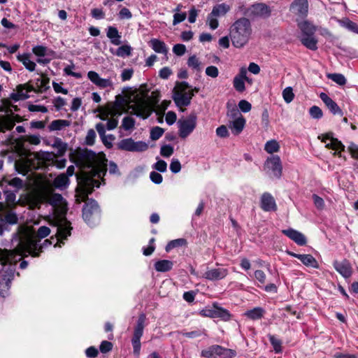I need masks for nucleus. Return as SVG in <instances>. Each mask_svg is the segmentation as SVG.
<instances>
[{"instance_id":"obj_34","label":"nucleus","mask_w":358,"mask_h":358,"mask_svg":"<svg viewBox=\"0 0 358 358\" xmlns=\"http://www.w3.org/2000/svg\"><path fill=\"white\" fill-rule=\"evenodd\" d=\"M29 91L24 88L22 85H19L17 87L15 92H13L10 94V99L15 101H17L20 100H24L29 98V95L27 92Z\"/></svg>"},{"instance_id":"obj_17","label":"nucleus","mask_w":358,"mask_h":358,"mask_svg":"<svg viewBox=\"0 0 358 358\" xmlns=\"http://www.w3.org/2000/svg\"><path fill=\"white\" fill-rule=\"evenodd\" d=\"M265 167L271 170L274 176L280 178L282 175V166L279 156L272 155L265 162Z\"/></svg>"},{"instance_id":"obj_12","label":"nucleus","mask_w":358,"mask_h":358,"mask_svg":"<svg viewBox=\"0 0 358 358\" xmlns=\"http://www.w3.org/2000/svg\"><path fill=\"white\" fill-rule=\"evenodd\" d=\"M118 148L129 152H143L148 150V144L144 141H134L131 138L121 140Z\"/></svg>"},{"instance_id":"obj_44","label":"nucleus","mask_w":358,"mask_h":358,"mask_svg":"<svg viewBox=\"0 0 358 358\" xmlns=\"http://www.w3.org/2000/svg\"><path fill=\"white\" fill-rule=\"evenodd\" d=\"M327 77L339 85H344L347 81L345 76L341 73H330Z\"/></svg>"},{"instance_id":"obj_16","label":"nucleus","mask_w":358,"mask_h":358,"mask_svg":"<svg viewBox=\"0 0 358 358\" xmlns=\"http://www.w3.org/2000/svg\"><path fill=\"white\" fill-rule=\"evenodd\" d=\"M131 108L136 115L143 117V119L149 117L152 113V106L150 101L145 99H138Z\"/></svg>"},{"instance_id":"obj_37","label":"nucleus","mask_w":358,"mask_h":358,"mask_svg":"<svg viewBox=\"0 0 358 358\" xmlns=\"http://www.w3.org/2000/svg\"><path fill=\"white\" fill-rule=\"evenodd\" d=\"M173 266V262L170 260L163 259L159 260L155 262V268L158 272H166L171 270Z\"/></svg>"},{"instance_id":"obj_4","label":"nucleus","mask_w":358,"mask_h":358,"mask_svg":"<svg viewBox=\"0 0 358 358\" xmlns=\"http://www.w3.org/2000/svg\"><path fill=\"white\" fill-rule=\"evenodd\" d=\"M252 33V24L248 18L241 17L236 20L229 29L233 45L237 48H243L248 43Z\"/></svg>"},{"instance_id":"obj_18","label":"nucleus","mask_w":358,"mask_h":358,"mask_svg":"<svg viewBox=\"0 0 358 358\" xmlns=\"http://www.w3.org/2000/svg\"><path fill=\"white\" fill-rule=\"evenodd\" d=\"M48 203H50L55 210L64 213L66 210V202L59 194H52L46 196Z\"/></svg>"},{"instance_id":"obj_25","label":"nucleus","mask_w":358,"mask_h":358,"mask_svg":"<svg viewBox=\"0 0 358 358\" xmlns=\"http://www.w3.org/2000/svg\"><path fill=\"white\" fill-rule=\"evenodd\" d=\"M287 254L289 256L299 259L306 266L312 267L314 268H319V264L316 259L311 255L309 254H296L293 252L288 251Z\"/></svg>"},{"instance_id":"obj_19","label":"nucleus","mask_w":358,"mask_h":358,"mask_svg":"<svg viewBox=\"0 0 358 358\" xmlns=\"http://www.w3.org/2000/svg\"><path fill=\"white\" fill-rule=\"evenodd\" d=\"M99 117L101 120H106L109 117H117L121 114L116 103H108L105 107L99 110Z\"/></svg>"},{"instance_id":"obj_45","label":"nucleus","mask_w":358,"mask_h":358,"mask_svg":"<svg viewBox=\"0 0 358 358\" xmlns=\"http://www.w3.org/2000/svg\"><path fill=\"white\" fill-rule=\"evenodd\" d=\"M180 334L187 337V338H197V337H199V336H207L206 334V331L205 329H203V330H195V331H189V332H185V331H182L180 332Z\"/></svg>"},{"instance_id":"obj_43","label":"nucleus","mask_w":358,"mask_h":358,"mask_svg":"<svg viewBox=\"0 0 358 358\" xmlns=\"http://www.w3.org/2000/svg\"><path fill=\"white\" fill-rule=\"evenodd\" d=\"M187 244V241L184 238H178L176 240H173L170 241L166 246V251L169 252L171 250L180 247L182 245H185Z\"/></svg>"},{"instance_id":"obj_38","label":"nucleus","mask_w":358,"mask_h":358,"mask_svg":"<svg viewBox=\"0 0 358 358\" xmlns=\"http://www.w3.org/2000/svg\"><path fill=\"white\" fill-rule=\"evenodd\" d=\"M70 123L68 120H53L48 128L50 131H59L62 129L63 128L69 126Z\"/></svg>"},{"instance_id":"obj_14","label":"nucleus","mask_w":358,"mask_h":358,"mask_svg":"<svg viewBox=\"0 0 358 358\" xmlns=\"http://www.w3.org/2000/svg\"><path fill=\"white\" fill-rule=\"evenodd\" d=\"M116 77V74L111 73L108 78H101L98 73L90 71L87 73V78L95 85L99 88H113L114 83L113 79Z\"/></svg>"},{"instance_id":"obj_50","label":"nucleus","mask_w":358,"mask_h":358,"mask_svg":"<svg viewBox=\"0 0 358 358\" xmlns=\"http://www.w3.org/2000/svg\"><path fill=\"white\" fill-rule=\"evenodd\" d=\"M309 113L312 118L319 120L322 117L323 113L322 110L316 106L310 108Z\"/></svg>"},{"instance_id":"obj_64","label":"nucleus","mask_w":358,"mask_h":358,"mask_svg":"<svg viewBox=\"0 0 358 358\" xmlns=\"http://www.w3.org/2000/svg\"><path fill=\"white\" fill-rule=\"evenodd\" d=\"M238 108L242 112L248 113L251 110L252 106L248 101L241 100L238 103Z\"/></svg>"},{"instance_id":"obj_9","label":"nucleus","mask_w":358,"mask_h":358,"mask_svg":"<svg viewBox=\"0 0 358 358\" xmlns=\"http://www.w3.org/2000/svg\"><path fill=\"white\" fill-rule=\"evenodd\" d=\"M238 9L243 15L250 17H268L271 13L269 8L264 3L254 4L248 8H244L243 6H241Z\"/></svg>"},{"instance_id":"obj_62","label":"nucleus","mask_w":358,"mask_h":358,"mask_svg":"<svg viewBox=\"0 0 358 358\" xmlns=\"http://www.w3.org/2000/svg\"><path fill=\"white\" fill-rule=\"evenodd\" d=\"M29 206L31 208L38 207L41 203V198L38 196H29Z\"/></svg>"},{"instance_id":"obj_57","label":"nucleus","mask_w":358,"mask_h":358,"mask_svg":"<svg viewBox=\"0 0 358 358\" xmlns=\"http://www.w3.org/2000/svg\"><path fill=\"white\" fill-rule=\"evenodd\" d=\"M242 115L238 109L236 108V106H233L231 107H228L227 110V116L231 118V120H235L237 118V117Z\"/></svg>"},{"instance_id":"obj_28","label":"nucleus","mask_w":358,"mask_h":358,"mask_svg":"<svg viewBox=\"0 0 358 358\" xmlns=\"http://www.w3.org/2000/svg\"><path fill=\"white\" fill-rule=\"evenodd\" d=\"M245 119L243 115L237 117L235 120H229L228 127L234 135H238L243 130L245 125Z\"/></svg>"},{"instance_id":"obj_49","label":"nucleus","mask_w":358,"mask_h":358,"mask_svg":"<svg viewBox=\"0 0 358 358\" xmlns=\"http://www.w3.org/2000/svg\"><path fill=\"white\" fill-rule=\"evenodd\" d=\"M268 338L275 352L276 353L280 352L282 351V342L273 335H269Z\"/></svg>"},{"instance_id":"obj_40","label":"nucleus","mask_w":358,"mask_h":358,"mask_svg":"<svg viewBox=\"0 0 358 358\" xmlns=\"http://www.w3.org/2000/svg\"><path fill=\"white\" fill-rule=\"evenodd\" d=\"M216 318H220L224 321H229L231 319V315L227 310L222 307L215 306Z\"/></svg>"},{"instance_id":"obj_53","label":"nucleus","mask_w":358,"mask_h":358,"mask_svg":"<svg viewBox=\"0 0 358 358\" xmlns=\"http://www.w3.org/2000/svg\"><path fill=\"white\" fill-rule=\"evenodd\" d=\"M164 134V129L159 127H155L150 131V138L153 141L159 139Z\"/></svg>"},{"instance_id":"obj_46","label":"nucleus","mask_w":358,"mask_h":358,"mask_svg":"<svg viewBox=\"0 0 358 358\" xmlns=\"http://www.w3.org/2000/svg\"><path fill=\"white\" fill-rule=\"evenodd\" d=\"M245 81H246V80L239 78H237L236 76L234 77V80H233V85H234V87L235 88V90L237 92H243V91H245Z\"/></svg>"},{"instance_id":"obj_35","label":"nucleus","mask_w":358,"mask_h":358,"mask_svg":"<svg viewBox=\"0 0 358 358\" xmlns=\"http://www.w3.org/2000/svg\"><path fill=\"white\" fill-rule=\"evenodd\" d=\"M107 37L110 38L111 43L119 45L121 43L120 35L118 30L114 27H109L106 33Z\"/></svg>"},{"instance_id":"obj_26","label":"nucleus","mask_w":358,"mask_h":358,"mask_svg":"<svg viewBox=\"0 0 358 358\" xmlns=\"http://www.w3.org/2000/svg\"><path fill=\"white\" fill-rule=\"evenodd\" d=\"M260 206L264 211H275L277 205L273 196L268 192L264 193L261 196Z\"/></svg>"},{"instance_id":"obj_22","label":"nucleus","mask_w":358,"mask_h":358,"mask_svg":"<svg viewBox=\"0 0 358 358\" xmlns=\"http://www.w3.org/2000/svg\"><path fill=\"white\" fill-rule=\"evenodd\" d=\"M333 266L335 270L345 278H349L352 274V266L347 259H343L342 262L334 261Z\"/></svg>"},{"instance_id":"obj_20","label":"nucleus","mask_w":358,"mask_h":358,"mask_svg":"<svg viewBox=\"0 0 358 358\" xmlns=\"http://www.w3.org/2000/svg\"><path fill=\"white\" fill-rule=\"evenodd\" d=\"M228 274L229 270L226 268H212L205 272L203 277L210 281H217L224 279Z\"/></svg>"},{"instance_id":"obj_60","label":"nucleus","mask_w":358,"mask_h":358,"mask_svg":"<svg viewBox=\"0 0 358 358\" xmlns=\"http://www.w3.org/2000/svg\"><path fill=\"white\" fill-rule=\"evenodd\" d=\"M185 52L186 47L183 44H176L173 47V52L178 56L183 55Z\"/></svg>"},{"instance_id":"obj_10","label":"nucleus","mask_w":358,"mask_h":358,"mask_svg":"<svg viewBox=\"0 0 358 358\" xmlns=\"http://www.w3.org/2000/svg\"><path fill=\"white\" fill-rule=\"evenodd\" d=\"M234 355L231 350L215 345L201 351V356L205 358H231Z\"/></svg>"},{"instance_id":"obj_61","label":"nucleus","mask_w":358,"mask_h":358,"mask_svg":"<svg viewBox=\"0 0 358 358\" xmlns=\"http://www.w3.org/2000/svg\"><path fill=\"white\" fill-rule=\"evenodd\" d=\"M170 170L173 173H177L181 170V164L178 159H173L170 164Z\"/></svg>"},{"instance_id":"obj_63","label":"nucleus","mask_w":358,"mask_h":358,"mask_svg":"<svg viewBox=\"0 0 358 358\" xmlns=\"http://www.w3.org/2000/svg\"><path fill=\"white\" fill-rule=\"evenodd\" d=\"M206 74L211 78H215L218 76V69L215 66H210L206 69Z\"/></svg>"},{"instance_id":"obj_54","label":"nucleus","mask_w":358,"mask_h":358,"mask_svg":"<svg viewBox=\"0 0 358 358\" xmlns=\"http://www.w3.org/2000/svg\"><path fill=\"white\" fill-rule=\"evenodd\" d=\"M96 136V133H95L94 130L92 129H89L87 133L86 137H85V143L87 145H94V142H95Z\"/></svg>"},{"instance_id":"obj_39","label":"nucleus","mask_w":358,"mask_h":358,"mask_svg":"<svg viewBox=\"0 0 358 358\" xmlns=\"http://www.w3.org/2000/svg\"><path fill=\"white\" fill-rule=\"evenodd\" d=\"M264 150L269 154L278 152L280 150V145L277 141L271 140L265 143Z\"/></svg>"},{"instance_id":"obj_31","label":"nucleus","mask_w":358,"mask_h":358,"mask_svg":"<svg viewBox=\"0 0 358 358\" xmlns=\"http://www.w3.org/2000/svg\"><path fill=\"white\" fill-rule=\"evenodd\" d=\"M301 41L304 46L311 50L317 49V40L314 35L301 36Z\"/></svg>"},{"instance_id":"obj_51","label":"nucleus","mask_w":358,"mask_h":358,"mask_svg":"<svg viewBox=\"0 0 358 358\" xmlns=\"http://www.w3.org/2000/svg\"><path fill=\"white\" fill-rule=\"evenodd\" d=\"M342 25L348 30L358 34V24L357 23L350 20H346L342 22Z\"/></svg>"},{"instance_id":"obj_47","label":"nucleus","mask_w":358,"mask_h":358,"mask_svg":"<svg viewBox=\"0 0 358 358\" xmlns=\"http://www.w3.org/2000/svg\"><path fill=\"white\" fill-rule=\"evenodd\" d=\"M282 97L287 103H289L293 101L294 94L291 87H287L282 91Z\"/></svg>"},{"instance_id":"obj_21","label":"nucleus","mask_w":358,"mask_h":358,"mask_svg":"<svg viewBox=\"0 0 358 358\" xmlns=\"http://www.w3.org/2000/svg\"><path fill=\"white\" fill-rule=\"evenodd\" d=\"M290 10L299 17H306L308 12V0H294L290 6Z\"/></svg>"},{"instance_id":"obj_58","label":"nucleus","mask_w":358,"mask_h":358,"mask_svg":"<svg viewBox=\"0 0 358 358\" xmlns=\"http://www.w3.org/2000/svg\"><path fill=\"white\" fill-rule=\"evenodd\" d=\"M173 153V148L170 145H165L161 148L160 154L164 157H169Z\"/></svg>"},{"instance_id":"obj_33","label":"nucleus","mask_w":358,"mask_h":358,"mask_svg":"<svg viewBox=\"0 0 358 358\" xmlns=\"http://www.w3.org/2000/svg\"><path fill=\"white\" fill-rule=\"evenodd\" d=\"M265 313L264 308L261 307H256L253 309L247 310L244 315L252 320H257L262 318Z\"/></svg>"},{"instance_id":"obj_1","label":"nucleus","mask_w":358,"mask_h":358,"mask_svg":"<svg viewBox=\"0 0 358 358\" xmlns=\"http://www.w3.org/2000/svg\"><path fill=\"white\" fill-rule=\"evenodd\" d=\"M106 159L95 152L85 150L77 154L76 164L81 171L77 174L78 187L76 201L81 203L87 199L94 187H99L100 182L94 178H101L106 173Z\"/></svg>"},{"instance_id":"obj_2","label":"nucleus","mask_w":358,"mask_h":358,"mask_svg":"<svg viewBox=\"0 0 358 358\" xmlns=\"http://www.w3.org/2000/svg\"><path fill=\"white\" fill-rule=\"evenodd\" d=\"M50 233L49 227L42 226L38 228L36 235L27 237L24 241L20 242L15 251L10 252L7 257L6 262L12 264L13 262H15L20 260L22 256L32 255L36 257L43 248H46L52 244V241L46 239L43 241L42 245H39L41 238L47 237Z\"/></svg>"},{"instance_id":"obj_27","label":"nucleus","mask_w":358,"mask_h":358,"mask_svg":"<svg viewBox=\"0 0 358 358\" xmlns=\"http://www.w3.org/2000/svg\"><path fill=\"white\" fill-rule=\"evenodd\" d=\"M20 117L18 115H4L0 117V131H6L11 130L16 122H20Z\"/></svg>"},{"instance_id":"obj_52","label":"nucleus","mask_w":358,"mask_h":358,"mask_svg":"<svg viewBox=\"0 0 358 358\" xmlns=\"http://www.w3.org/2000/svg\"><path fill=\"white\" fill-rule=\"evenodd\" d=\"M135 124L134 120L131 117H125L122 120V127L124 130L131 129Z\"/></svg>"},{"instance_id":"obj_30","label":"nucleus","mask_w":358,"mask_h":358,"mask_svg":"<svg viewBox=\"0 0 358 358\" xmlns=\"http://www.w3.org/2000/svg\"><path fill=\"white\" fill-rule=\"evenodd\" d=\"M298 26L302 33L301 36L314 35L316 31V27L307 20L299 22Z\"/></svg>"},{"instance_id":"obj_24","label":"nucleus","mask_w":358,"mask_h":358,"mask_svg":"<svg viewBox=\"0 0 358 358\" xmlns=\"http://www.w3.org/2000/svg\"><path fill=\"white\" fill-rule=\"evenodd\" d=\"M282 233L299 245H305L307 243L306 236L300 231L292 228L283 229Z\"/></svg>"},{"instance_id":"obj_42","label":"nucleus","mask_w":358,"mask_h":358,"mask_svg":"<svg viewBox=\"0 0 358 358\" xmlns=\"http://www.w3.org/2000/svg\"><path fill=\"white\" fill-rule=\"evenodd\" d=\"M53 147L57 150L59 155H63L67 150V144L63 142L60 138H56L53 143Z\"/></svg>"},{"instance_id":"obj_5","label":"nucleus","mask_w":358,"mask_h":358,"mask_svg":"<svg viewBox=\"0 0 358 358\" xmlns=\"http://www.w3.org/2000/svg\"><path fill=\"white\" fill-rule=\"evenodd\" d=\"M193 96L192 88L187 82L178 83L173 89V99L178 107L189 106Z\"/></svg>"},{"instance_id":"obj_29","label":"nucleus","mask_w":358,"mask_h":358,"mask_svg":"<svg viewBox=\"0 0 358 358\" xmlns=\"http://www.w3.org/2000/svg\"><path fill=\"white\" fill-rule=\"evenodd\" d=\"M150 46L157 53H161L166 55L168 53V48L164 42L157 39L152 38L149 41Z\"/></svg>"},{"instance_id":"obj_41","label":"nucleus","mask_w":358,"mask_h":358,"mask_svg":"<svg viewBox=\"0 0 358 358\" xmlns=\"http://www.w3.org/2000/svg\"><path fill=\"white\" fill-rule=\"evenodd\" d=\"M131 50L132 49L130 45H123L117 49L116 52H115V55L123 58L129 57L131 54Z\"/></svg>"},{"instance_id":"obj_56","label":"nucleus","mask_w":358,"mask_h":358,"mask_svg":"<svg viewBox=\"0 0 358 358\" xmlns=\"http://www.w3.org/2000/svg\"><path fill=\"white\" fill-rule=\"evenodd\" d=\"M102 142L105 143V138H106V125L103 123L99 122L96 124L95 127Z\"/></svg>"},{"instance_id":"obj_3","label":"nucleus","mask_w":358,"mask_h":358,"mask_svg":"<svg viewBox=\"0 0 358 358\" xmlns=\"http://www.w3.org/2000/svg\"><path fill=\"white\" fill-rule=\"evenodd\" d=\"M56 157L52 152H48L30 153L26 157L17 161L15 166L18 173L25 176L31 170L53 165Z\"/></svg>"},{"instance_id":"obj_15","label":"nucleus","mask_w":358,"mask_h":358,"mask_svg":"<svg viewBox=\"0 0 358 358\" xmlns=\"http://www.w3.org/2000/svg\"><path fill=\"white\" fill-rule=\"evenodd\" d=\"M71 229L72 227H71V223L69 221L66 220H62L57 229L56 238L51 237L52 240L56 239L57 241L54 247H62V245H64L63 241L66 239V238L71 235Z\"/></svg>"},{"instance_id":"obj_36","label":"nucleus","mask_w":358,"mask_h":358,"mask_svg":"<svg viewBox=\"0 0 358 358\" xmlns=\"http://www.w3.org/2000/svg\"><path fill=\"white\" fill-rule=\"evenodd\" d=\"M17 59L23 64L24 67L29 71H34L36 68V63L31 60L30 55L23 54L17 56Z\"/></svg>"},{"instance_id":"obj_48","label":"nucleus","mask_w":358,"mask_h":358,"mask_svg":"<svg viewBox=\"0 0 358 358\" xmlns=\"http://www.w3.org/2000/svg\"><path fill=\"white\" fill-rule=\"evenodd\" d=\"M216 304L214 303L211 308H206L200 311V314L203 317H208L210 318H216L215 313Z\"/></svg>"},{"instance_id":"obj_13","label":"nucleus","mask_w":358,"mask_h":358,"mask_svg":"<svg viewBox=\"0 0 358 358\" xmlns=\"http://www.w3.org/2000/svg\"><path fill=\"white\" fill-rule=\"evenodd\" d=\"M32 52L38 57L36 62L43 65H46L55 58L56 53L52 50L43 46L36 45L32 48Z\"/></svg>"},{"instance_id":"obj_32","label":"nucleus","mask_w":358,"mask_h":358,"mask_svg":"<svg viewBox=\"0 0 358 358\" xmlns=\"http://www.w3.org/2000/svg\"><path fill=\"white\" fill-rule=\"evenodd\" d=\"M69 185V179L65 173H61L53 181L55 187L59 189H66Z\"/></svg>"},{"instance_id":"obj_8","label":"nucleus","mask_w":358,"mask_h":358,"mask_svg":"<svg viewBox=\"0 0 358 358\" xmlns=\"http://www.w3.org/2000/svg\"><path fill=\"white\" fill-rule=\"evenodd\" d=\"M83 217L89 225H93L100 219V210L94 200L87 201L83 209Z\"/></svg>"},{"instance_id":"obj_23","label":"nucleus","mask_w":358,"mask_h":358,"mask_svg":"<svg viewBox=\"0 0 358 358\" xmlns=\"http://www.w3.org/2000/svg\"><path fill=\"white\" fill-rule=\"evenodd\" d=\"M318 138L326 144V147L328 148L338 151L339 152L344 150L345 146L343 143L338 139L333 138L331 134H327Z\"/></svg>"},{"instance_id":"obj_6","label":"nucleus","mask_w":358,"mask_h":358,"mask_svg":"<svg viewBox=\"0 0 358 358\" xmlns=\"http://www.w3.org/2000/svg\"><path fill=\"white\" fill-rule=\"evenodd\" d=\"M197 117L195 113H191L185 118L178 121V135L181 138H186L196 127Z\"/></svg>"},{"instance_id":"obj_55","label":"nucleus","mask_w":358,"mask_h":358,"mask_svg":"<svg viewBox=\"0 0 358 358\" xmlns=\"http://www.w3.org/2000/svg\"><path fill=\"white\" fill-rule=\"evenodd\" d=\"M200 62L199 61L198 58L195 55H192L189 57L187 60V65L189 67L195 69V70H199L200 68Z\"/></svg>"},{"instance_id":"obj_7","label":"nucleus","mask_w":358,"mask_h":358,"mask_svg":"<svg viewBox=\"0 0 358 358\" xmlns=\"http://www.w3.org/2000/svg\"><path fill=\"white\" fill-rule=\"evenodd\" d=\"M231 9L229 5L222 3L213 7L211 12L208 15L206 23L212 30L216 29L219 26L217 18L225 15Z\"/></svg>"},{"instance_id":"obj_11","label":"nucleus","mask_w":358,"mask_h":358,"mask_svg":"<svg viewBox=\"0 0 358 358\" xmlns=\"http://www.w3.org/2000/svg\"><path fill=\"white\" fill-rule=\"evenodd\" d=\"M145 321V315L141 314L139 315L136 326L134 329L131 343L134 349V353L138 355L141 350V338L143 334L144 323Z\"/></svg>"},{"instance_id":"obj_59","label":"nucleus","mask_w":358,"mask_h":358,"mask_svg":"<svg viewBox=\"0 0 358 358\" xmlns=\"http://www.w3.org/2000/svg\"><path fill=\"white\" fill-rule=\"evenodd\" d=\"M216 134L220 138H227L229 136L227 127L225 125H221L216 129Z\"/></svg>"}]
</instances>
